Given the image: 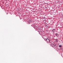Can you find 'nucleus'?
I'll return each instance as SVG.
<instances>
[{"instance_id":"2","label":"nucleus","mask_w":63,"mask_h":63,"mask_svg":"<svg viewBox=\"0 0 63 63\" xmlns=\"http://www.w3.org/2000/svg\"><path fill=\"white\" fill-rule=\"evenodd\" d=\"M46 40L47 42H49L50 41L49 40V39H46Z\"/></svg>"},{"instance_id":"3","label":"nucleus","mask_w":63,"mask_h":63,"mask_svg":"<svg viewBox=\"0 0 63 63\" xmlns=\"http://www.w3.org/2000/svg\"><path fill=\"white\" fill-rule=\"evenodd\" d=\"M55 46V44H53L52 46V47H54V46Z\"/></svg>"},{"instance_id":"5","label":"nucleus","mask_w":63,"mask_h":63,"mask_svg":"<svg viewBox=\"0 0 63 63\" xmlns=\"http://www.w3.org/2000/svg\"><path fill=\"white\" fill-rule=\"evenodd\" d=\"M56 42H58V40H57V39H56Z\"/></svg>"},{"instance_id":"1","label":"nucleus","mask_w":63,"mask_h":63,"mask_svg":"<svg viewBox=\"0 0 63 63\" xmlns=\"http://www.w3.org/2000/svg\"><path fill=\"white\" fill-rule=\"evenodd\" d=\"M52 32H53V33H54L55 32V29H53L52 30Z\"/></svg>"},{"instance_id":"6","label":"nucleus","mask_w":63,"mask_h":63,"mask_svg":"<svg viewBox=\"0 0 63 63\" xmlns=\"http://www.w3.org/2000/svg\"><path fill=\"white\" fill-rule=\"evenodd\" d=\"M61 47V45H59V47Z\"/></svg>"},{"instance_id":"4","label":"nucleus","mask_w":63,"mask_h":63,"mask_svg":"<svg viewBox=\"0 0 63 63\" xmlns=\"http://www.w3.org/2000/svg\"><path fill=\"white\" fill-rule=\"evenodd\" d=\"M55 35H57V37H58V36H59V35L58 34V33H56L55 34Z\"/></svg>"}]
</instances>
